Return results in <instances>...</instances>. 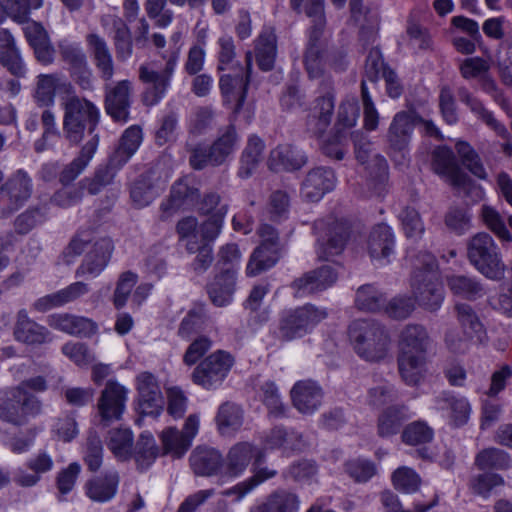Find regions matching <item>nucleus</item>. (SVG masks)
I'll return each instance as SVG.
<instances>
[{
	"label": "nucleus",
	"mask_w": 512,
	"mask_h": 512,
	"mask_svg": "<svg viewBox=\"0 0 512 512\" xmlns=\"http://www.w3.org/2000/svg\"><path fill=\"white\" fill-rule=\"evenodd\" d=\"M64 119L63 130L67 139L72 143H78L82 140L86 129L90 134L99 120V110L90 101L78 98L76 96L69 97L63 103Z\"/></svg>",
	"instance_id": "obj_6"
},
{
	"label": "nucleus",
	"mask_w": 512,
	"mask_h": 512,
	"mask_svg": "<svg viewBox=\"0 0 512 512\" xmlns=\"http://www.w3.org/2000/svg\"><path fill=\"white\" fill-rule=\"evenodd\" d=\"M138 410L144 415L159 416L164 408V398L156 377L142 372L136 378Z\"/></svg>",
	"instance_id": "obj_19"
},
{
	"label": "nucleus",
	"mask_w": 512,
	"mask_h": 512,
	"mask_svg": "<svg viewBox=\"0 0 512 512\" xmlns=\"http://www.w3.org/2000/svg\"><path fill=\"white\" fill-rule=\"evenodd\" d=\"M356 306L363 311H378L383 305V295L374 286L364 285L356 293Z\"/></svg>",
	"instance_id": "obj_62"
},
{
	"label": "nucleus",
	"mask_w": 512,
	"mask_h": 512,
	"mask_svg": "<svg viewBox=\"0 0 512 512\" xmlns=\"http://www.w3.org/2000/svg\"><path fill=\"white\" fill-rule=\"evenodd\" d=\"M119 475L115 471L107 472L86 484V495L95 502H108L117 493Z\"/></svg>",
	"instance_id": "obj_39"
},
{
	"label": "nucleus",
	"mask_w": 512,
	"mask_h": 512,
	"mask_svg": "<svg viewBox=\"0 0 512 512\" xmlns=\"http://www.w3.org/2000/svg\"><path fill=\"white\" fill-rule=\"evenodd\" d=\"M265 448H282L286 452L289 450H299L301 445L296 433H287L281 428H276L272 430L270 436L266 439Z\"/></svg>",
	"instance_id": "obj_61"
},
{
	"label": "nucleus",
	"mask_w": 512,
	"mask_h": 512,
	"mask_svg": "<svg viewBox=\"0 0 512 512\" xmlns=\"http://www.w3.org/2000/svg\"><path fill=\"white\" fill-rule=\"evenodd\" d=\"M348 335L355 352L367 361L381 360L388 352V335L372 320L353 321L349 326Z\"/></svg>",
	"instance_id": "obj_4"
},
{
	"label": "nucleus",
	"mask_w": 512,
	"mask_h": 512,
	"mask_svg": "<svg viewBox=\"0 0 512 512\" xmlns=\"http://www.w3.org/2000/svg\"><path fill=\"white\" fill-rule=\"evenodd\" d=\"M235 282V271L227 268L224 273L217 276L209 285V296L216 306L222 307L232 302Z\"/></svg>",
	"instance_id": "obj_46"
},
{
	"label": "nucleus",
	"mask_w": 512,
	"mask_h": 512,
	"mask_svg": "<svg viewBox=\"0 0 512 512\" xmlns=\"http://www.w3.org/2000/svg\"><path fill=\"white\" fill-rule=\"evenodd\" d=\"M432 167L446 182L462 188L473 201L484 197L483 189L474 185L466 176L460 173L453 152L448 147L439 146L433 151Z\"/></svg>",
	"instance_id": "obj_10"
},
{
	"label": "nucleus",
	"mask_w": 512,
	"mask_h": 512,
	"mask_svg": "<svg viewBox=\"0 0 512 512\" xmlns=\"http://www.w3.org/2000/svg\"><path fill=\"white\" fill-rule=\"evenodd\" d=\"M509 463V454L496 448L483 450L476 457V464L482 470L490 468H506L508 467Z\"/></svg>",
	"instance_id": "obj_64"
},
{
	"label": "nucleus",
	"mask_w": 512,
	"mask_h": 512,
	"mask_svg": "<svg viewBox=\"0 0 512 512\" xmlns=\"http://www.w3.org/2000/svg\"><path fill=\"white\" fill-rule=\"evenodd\" d=\"M167 178L168 175L165 176V179L158 181L154 185L150 184L147 179H142L135 183L131 189L133 203L140 208L149 205L159 195L160 191L164 189Z\"/></svg>",
	"instance_id": "obj_53"
},
{
	"label": "nucleus",
	"mask_w": 512,
	"mask_h": 512,
	"mask_svg": "<svg viewBox=\"0 0 512 512\" xmlns=\"http://www.w3.org/2000/svg\"><path fill=\"white\" fill-rule=\"evenodd\" d=\"M394 248V234L392 228L380 224L374 228L369 239V254L372 261L385 265L390 260Z\"/></svg>",
	"instance_id": "obj_31"
},
{
	"label": "nucleus",
	"mask_w": 512,
	"mask_h": 512,
	"mask_svg": "<svg viewBox=\"0 0 512 512\" xmlns=\"http://www.w3.org/2000/svg\"><path fill=\"white\" fill-rule=\"evenodd\" d=\"M263 148L264 143L259 137L252 136L249 138L247 147L241 158V164L239 168L240 177L246 178L251 175L252 171L259 163Z\"/></svg>",
	"instance_id": "obj_55"
},
{
	"label": "nucleus",
	"mask_w": 512,
	"mask_h": 512,
	"mask_svg": "<svg viewBox=\"0 0 512 512\" xmlns=\"http://www.w3.org/2000/svg\"><path fill=\"white\" fill-rule=\"evenodd\" d=\"M220 89L226 104L237 113L246 98L247 83L238 73L235 75L223 74L219 81Z\"/></svg>",
	"instance_id": "obj_43"
},
{
	"label": "nucleus",
	"mask_w": 512,
	"mask_h": 512,
	"mask_svg": "<svg viewBox=\"0 0 512 512\" xmlns=\"http://www.w3.org/2000/svg\"><path fill=\"white\" fill-rule=\"evenodd\" d=\"M216 423L222 435H230L236 432L243 423L241 408L229 402L222 404L216 416Z\"/></svg>",
	"instance_id": "obj_49"
},
{
	"label": "nucleus",
	"mask_w": 512,
	"mask_h": 512,
	"mask_svg": "<svg viewBox=\"0 0 512 512\" xmlns=\"http://www.w3.org/2000/svg\"><path fill=\"white\" fill-rule=\"evenodd\" d=\"M414 266L420 272L416 275L418 283H413L414 294L419 305L430 311L439 309L444 296L442 286L432 281L431 273L435 266L434 256L426 252L422 253L416 257Z\"/></svg>",
	"instance_id": "obj_9"
},
{
	"label": "nucleus",
	"mask_w": 512,
	"mask_h": 512,
	"mask_svg": "<svg viewBox=\"0 0 512 512\" xmlns=\"http://www.w3.org/2000/svg\"><path fill=\"white\" fill-rule=\"evenodd\" d=\"M23 28L27 41L33 48L37 60L43 64L53 61L54 49L43 26L35 21L26 20Z\"/></svg>",
	"instance_id": "obj_33"
},
{
	"label": "nucleus",
	"mask_w": 512,
	"mask_h": 512,
	"mask_svg": "<svg viewBox=\"0 0 512 512\" xmlns=\"http://www.w3.org/2000/svg\"><path fill=\"white\" fill-rule=\"evenodd\" d=\"M418 122H421L425 134L439 135L438 128L431 121H422L414 109L399 112L394 116L388 131V141L394 153H403L408 146L413 128Z\"/></svg>",
	"instance_id": "obj_12"
},
{
	"label": "nucleus",
	"mask_w": 512,
	"mask_h": 512,
	"mask_svg": "<svg viewBox=\"0 0 512 512\" xmlns=\"http://www.w3.org/2000/svg\"><path fill=\"white\" fill-rule=\"evenodd\" d=\"M88 253L77 269L78 277L95 278L106 268L112 251L113 243L110 238L103 237L92 241L87 233H81L69 244L67 252L73 255H80L84 251Z\"/></svg>",
	"instance_id": "obj_5"
},
{
	"label": "nucleus",
	"mask_w": 512,
	"mask_h": 512,
	"mask_svg": "<svg viewBox=\"0 0 512 512\" xmlns=\"http://www.w3.org/2000/svg\"><path fill=\"white\" fill-rule=\"evenodd\" d=\"M392 483L397 490L411 494L419 489L421 479L413 469L403 466L392 474Z\"/></svg>",
	"instance_id": "obj_58"
},
{
	"label": "nucleus",
	"mask_w": 512,
	"mask_h": 512,
	"mask_svg": "<svg viewBox=\"0 0 512 512\" xmlns=\"http://www.w3.org/2000/svg\"><path fill=\"white\" fill-rule=\"evenodd\" d=\"M305 10L313 22V27L308 33V44L304 55V64L309 78L323 77L327 66L335 71L343 70L344 57L340 56L338 59L335 55L327 54L320 40L325 25L324 0H307Z\"/></svg>",
	"instance_id": "obj_1"
},
{
	"label": "nucleus",
	"mask_w": 512,
	"mask_h": 512,
	"mask_svg": "<svg viewBox=\"0 0 512 512\" xmlns=\"http://www.w3.org/2000/svg\"><path fill=\"white\" fill-rule=\"evenodd\" d=\"M263 453L249 442H239L233 445L223 462V478H235L242 475L251 461L254 465L262 461Z\"/></svg>",
	"instance_id": "obj_20"
},
{
	"label": "nucleus",
	"mask_w": 512,
	"mask_h": 512,
	"mask_svg": "<svg viewBox=\"0 0 512 512\" xmlns=\"http://www.w3.org/2000/svg\"><path fill=\"white\" fill-rule=\"evenodd\" d=\"M130 82L121 81L106 94V111L115 120L126 122L129 109Z\"/></svg>",
	"instance_id": "obj_38"
},
{
	"label": "nucleus",
	"mask_w": 512,
	"mask_h": 512,
	"mask_svg": "<svg viewBox=\"0 0 512 512\" xmlns=\"http://www.w3.org/2000/svg\"><path fill=\"white\" fill-rule=\"evenodd\" d=\"M333 111L334 96L332 92L328 91L316 99L308 116V131L317 137H322L331 122Z\"/></svg>",
	"instance_id": "obj_30"
},
{
	"label": "nucleus",
	"mask_w": 512,
	"mask_h": 512,
	"mask_svg": "<svg viewBox=\"0 0 512 512\" xmlns=\"http://www.w3.org/2000/svg\"><path fill=\"white\" fill-rule=\"evenodd\" d=\"M260 462L254 465V475L250 479L243 481L237 484L235 487L228 489L224 492V495L230 496L232 494H237V500L243 499L248 493H250L255 487L264 481L274 477L276 475V471L269 468H261L259 467Z\"/></svg>",
	"instance_id": "obj_54"
},
{
	"label": "nucleus",
	"mask_w": 512,
	"mask_h": 512,
	"mask_svg": "<svg viewBox=\"0 0 512 512\" xmlns=\"http://www.w3.org/2000/svg\"><path fill=\"white\" fill-rule=\"evenodd\" d=\"M129 389L116 380H109L98 401V411L103 421L119 420L126 408Z\"/></svg>",
	"instance_id": "obj_21"
},
{
	"label": "nucleus",
	"mask_w": 512,
	"mask_h": 512,
	"mask_svg": "<svg viewBox=\"0 0 512 512\" xmlns=\"http://www.w3.org/2000/svg\"><path fill=\"white\" fill-rule=\"evenodd\" d=\"M234 363V357L229 352L217 350L194 369L192 380L206 390L217 389L227 378Z\"/></svg>",
	"instance_id": "obj_11"
},
{
	"label": "nucleus",
	"mask_w": 512,
	"mask_h": 512,
	"mask_svg": "<svg viewBox=\"0 0 512 512\" xmlns=\"http://www.w3.org/2000/svg\"><path fill=\"white\" fill-rule=\"evenodd\" d=\"M334 187V172L327 168H316L307 175L302 186V195L305 199L315 202L322 199Z\"/></svg>",
	"instance_id": "obj_27"
},
{
	"label": "nucleus",
	"mask_w": 512,
	"mask_h": 512,
	"mask_svg": "<svg viewBox=\"0 0 512 512\" xmlns=\"http://www.w3.org/2000/svg\"><path fill=\"white\" fill-rule=\"evenodd\" d=\"M52 457L47 452H41L31 458L28 467L35 473L32 475L23 474L18 477V482L23 486H33L39 479L40 474L46 473L53 468Z\"/></svg>",
	"instance_id": "obj_56"
},
{
	"label": "nucleus",
	"mask_w": 512,
	"mask_h": 512,
	"mask_svg": "<svg viewBox=\"0 0 512 512\" xmlns=\"http://www.w3.org/2000/svg\"><path fill=\"white\" fill-rule=\"evenodd\" d=\"M178 60V53H173L162 71H158L152 64L143 65L140 68V79L151 85L144 94L146 105L157 104L165 95L170 85V80Z\"/></svg>",
	"instance_id": "obj_17"
},
{
	"label": "nucleus",
	"mask_w": 512,
	"mask_h": 512,
	"mask_svg": "<svg viewBox=\"0 0 512 512\" xmlns=\"http://www.w3.org/2000/svg\"><path fill=\"white\" fill-rule=\"evenodd\" d=\"M300 503V498L296 493L280 489L253 506L250 512H299Z\"/></svg>",
	"instance_id": "obj_35"
},
{
	"label": "nucleus",
	"mask_w": 512,
	"mask_h": 512,
	"mask_svg": "<svg viewBox=\"0 0 512 512\" xmlns=\"http://www.w3.org/2000/svg\"><path fill=\"white\" fill-rule=\"evenodd\" d=\"M14 336L27 344H42L51 340L49 331L31 320L25 310L18 312Z\"/></svg>",
	"instance_id": "obj_37"
},
{
	"label": "nucleus",
	"mask_w": 512,
	"mask_h": 512,
	"mask_svg": "<svg viewBox=\"0 0 512 512\" xmlns=\"http://www.w3.org/2000/svg\"><path fill=\"white\" fill-rule=\"evenodd\" d=\"M143 140L142 130L138 126H130L123 133L119 146L110 156V166L119 169L136 153Z\"/></svg>",
	"instance_id": "obj_36"
},
{
	"label": "nucleus",
	"mask_w": 512,
	"mask_h": 512,
	"mask_svg": "<svg viewBox=\"0 0 512 512\" xmlns=\"http://www.w3.org/2000/svg\"><path fill=\"white\" fill-rule=\"evenodd\" d=\"M158 455V447L150 433H143L137 443L135 459L141 469L148 468Z\"/></svg>",
	"instance_id": "obj_57"
},
{
	"label": "nucleus",
	"mask_w": 512,
	"mask_h": 512,
	"mask_svg": "<svg viewBox=\"0 0 512 512\" xmlns=\"http://www.w3.org/2000/svg\"><path fill=\"white\" fill-rule=\"evenodd\" d=\"M87 42L102 76L105 79H110L113 76V63L105 41L99 36L91 34L87 37Z\"/></svg>",
	"instance_id": "obj_52"
},
{
	"label": "nucleus",
	"mask_w": 512,
	"mask_h": 512,
	"mask_svg": "<svg viewBox=\"0 0 512 512\" xmlns=\"http://www.w3.org/2000/svg\"><path fill=\"white\" fill-rule=\"evenodd\" d=\"M0 62L12 74L21 77L26 68L13 36L8 30L0 29Z\"/></svg>",
	"instance_id": "obj_42"
},
{
	"label": "nucleus",
	"mask_w": 512,
	"mask_h": 512,
	"mask_svg": "<svg viewBox=\"0 0 512 512\" xmlns=\"http://www.w3.org/2000/svg\"><path fill=\"white\" fill-rule=\"evenodd\" d=\"M468 258L485 277L500 280L505 273L499 248L487 233L476 234L468 244Z\"/></svg>",
	"instance_id": "obj_8"
},
{
	"label": "nucleus",
	"mask_w": 512,
	"mask_h": 512,
	"mask_svg": "<svg viewBox=\"0 0 512 512\" xmlns=\"http://www.w3.org/2000/svg\"><path fill=\"white\" fill-rule=\"evenodd\" d=\"M337 279V273L331 265H325L296 280L294 286L298 296L322 291L330 287Z\"/></svg>",
	"instance_id": "obj_34"
},
{
	"label": "nucleus",
	"mask_w": 512,
	"mask_h": 512,
	"mask_svg": "<svg viewBox=\"0 0 512 512\" xmlns=\"http://www.w3.org/2000/svg\"><path fill=\"white\" fill-rule=\"evenodd\" d=\"M458 319L463 328L466 338H459L455 331L447 332L445 342L447 347L453 352H463L467 349V341L473 343H482L486 339V331L483 324L479 321L477 315L469 305H457Z\"/></svg>",
	"instance_id": "obj_14"
},
{
	"label": "nucleus",
	"mask_w": 512,
	"mask_h": 512,
	"mask_svg": "<svg viewBox=\"0 0 512 512\" xmlns=\"http://www.w3.org/2000/svg\"><path fill=\"white\" fill-rule=\"evenodd\" d=\"M137 282V274L131 271H125L119 275L112 296V303L116 309L125 307L129 299H131V304L136 307L147 300L152 293L153 285L147 282L137 285Z\"/></svg>",
	"instance_id": "obj_16"
},
{
	"label": "nucleus",
	"mask_w": 512,
	"mask_h": 512,
	"mask_svg": "<svg viewBox=\"0 0 512 512\" xmlns=\"http://www.w3.org/2000/svg\"><path fill=\"white\" fill-rule=\"evenodd\" d=\"M291 398L293 405L299 412L311 414L320 406L322 392L313 381H299L291 390Z\"/></svg>",
	"instance_id": "obj_32"
},
{
	"label": "nucleus",
	"mask_w": 512,
	"mask_h": 512,
	"mask_svg": "<svg viewBox=\"0 0 512 512\" xmlns=\"http://www.w3.org/2000/svg\"><path fill=\"white\" fill-rule=\"evenodd\" d=\"M30 194L31 180L22 170H18L0 192L2 198H7L11 202V210L18 209L30 197Z\"/></svg>",
	"instance_id": "obj_45"
},
{
	"label": "nucleus",
	"mask_w": 512,
	"mask_h": 512,
	"mask_svg": "<svg viewBox=\"0 0 512 512\" xmlns=\"http://www.w3.org/2000/svg\"><path fill=\"white\" fill-rule=\"evenodd\" d=\"M177 231L180 241L184 243L190 253L199 251L195 269H205L212 261L211 249L207 247V243L214 239L202 237V232L198 229L197 219L194 217H187L179 221Z\"/></svg>",
	"instance_id": "obj_18"
},
{
	"label": "nucleus",
	"mask_w": 512,
	"mask_h": 512,
	"mask_svg": "<svg viewBox=\"0 0 512 512\" xmlns=\"http://www.w3.org/2000/svg\"><path fill=\"white\" fill-rule=\"evenodd\" d=\"M482 219L485 225L498 237L502 242H511L512 234L507 229L501 215L490 206H483Z\"/></svg>",
	"instance_id": "obj_60"
},
{
	"label": "nucleus",
	"mask_w": 512,
	"mask_h": 512,
	"mask_svg": "<svg viewBox=\"0 0 512 512\" xmlns=\"http://www.w3.org/2000/svg\"><path fill=\"white\" fill-rule=\"evenodd\" d=\"M428 344L429 337L422 326L409 325L401 334L399 371L409 385L418 384L424 375Z\"/></svg>",
	"instance_id": "obj_2"
},
{
	"label": "nucleus",
	"mask_w": 512,
	"mask_h": 512,
	"mask_svg": "<svg viewBox=\"0 0 512 512\" xmlns=\"http://www.w3.org/2000/svg\"><path fill=\"white\" fill-rule=\"evenodd\" d=\"M199 427V416L191 414L186 419L182 431L175 427L164 429L159 435L163 453L173 458H182L191 447L194 438L199 432Z\"/></svg>",
	"instance_id": "obj_13"
},
{
	"label": "nucleus",
	"mask_w": 512,
	"mask_h": 512,
	"mask_svg": "<svg viewBox=\"0 0 512 512\" xmlns=\"http://www.w3.org/2000/svg\"><path fill=\"white\" fill-rule=\"evenodd\" d=\"M403 231L408 239L417 240L424 233V224L419 213L412 208H405L399 213Z\"/></svg>",
	"instance_id": "obj_63"
},
{
	"label": "nucleus",
	"mask_w": 512,
	"mask_h": 512,
	"mask_svg": "<svg viewBox=\"0 0 512 512\" xmlns=\"http://www.w3.org/2000/svg\"><path fill=\"white\" fill-rule=\"evenodd\" d=\"M192 179L185 177L179 180L172 188L171 196L164 210H184L194 207L198 203V190L191 185Z\"/></svg>",
	"instance_id": "obj_44"
},
{
	"label": "nucleus",
	"mask_w": 512,
	"mask_h": 512,
	"mask_svg": "<svg viewBox=\"0 0 512 512\" xmlns=\"http://www.w3.org/2000/svg\"><path fill=\"white\" fill-rule=\"evenodd\" d=\"M88 291L89 287L86 283L74 282L57 292L39 298L34 302L33 306L39 312H46L71 303L87 294Z\"/></svg>",
	"instance_id": "obj_29"
},
{
	"label": "nucleus",
	"mask_w": 512,
	"mask_h": 512,
	"mask_svg": "<svg viewBox=\"0 0 512 512\" xmlns=\"http://www.w3.org/2000/svg\"><path fill=\"white\" fill-rule=\"evenodd\" d=\"M199 210L203 214L210 215V218L201 227H198L202 232V237L216 239L221 232L227 214V205H220L218 195L209 194L201 201Z\"/></svg>",
	"instance_id": "obj_24"
},
{
	"label": "nucleus",
	"mask_w": 512,
	"mask_h": 512,
	"mask_svg": "<svg viewBox=\"0 0 512 512\" xmlns=\"http://www.w3.org/2000/svg\"><path fill=\"white\" fill-rule=\"evenodd\" d=\"M103 25L110 31L111 25L114 30V39L118 56L122 59L128 58L132 53L130 32L125 23L117 16H107L103 19Z\"/></svg>",
	"instance_id": "obj_50"
},
{
	"label": "nucleus",
	"mask_w": 512,
	"mask_h": 512,
	"mask_svg": "<svg viewBox=\"0 0 512 512\" xmlns=\"http://www.w3.org/2000/svg\"><path fill=\"white\" fill-rule=\"evenodd\" d=\"M326 317L325 309L313 305L290 309L283 312L274 333L282 342L292 341L310 333Z\"/></svg>",
	"instance_id": "obj_7"
},
{
	"label": "nucleus",
	"mask_w": 512,
	"mask_h": 512,
	"mask_svg": "<svg viewBox=\"0 0 512 512\" xmlns=\"http://www.w3.org/2000/svg\"><path fill=\"white\" fill-rule=\"evenodd\" d=\"M58 78L53 75H39L35 90V100L39 106L50 107L54 104Z\"/></svg>",
	"instance_id": "obj_59"
},
{
	"label": "nucleus",
	"mask_w": 512,
	"mask_h": 512,
	"mask_svg": "<svg viewBox=\"0 0 512 512\" xmlns=\"http://www.w3.org/2000/svg\"><path fill=\"white\" fill-rule=\"evenodd\" d=\"M436 409L442 412V416L450 425L458 427L469 420L471 407L466 398L443 393L436 399Z\"/></svg>",
	"instance_id": "obj_25"
},
{
	"label": "nucleus",
	"mask_w": 512,
	"mask_h": 512,
	"mask_svg": "<svg viewBox=\"0 0 512 512\" xmlns=\"http://www.w3.org/2000/svg\"><path fill=\"white\" fill-rule=\"evenodd\" d=\"M260 246L255 250L247 265V274L256 276L273 267L279 259L278 236L269 225H262L258 231Z\"/></svg>",
	"instance_id": "obj_15"
},
{
	"label": "nucleus",
	"mask_w": 512,
	"mask_h": 512,
	"mask_svg": "<svg viewBox=\"0 0 512 512\" xmlns=\"http://www.w3.org/2000/svg\"><path fill=\"white\" fill-rule=\"evenodd\" d=\"M50 327L64 333L88 337L97 330V325L91 319L68 313H56L48 317Z\"/></svg>",
	"instance_id": "obj_28"
},
{
	"label": "nucleus",
	"mask_w": 512,
	"mask_h": 512,
	"mask_svg": "<svg viewBox=\"0 0 512 512\" xmlns=\"http://www.w3.org/2000/svg\"><path fill=\"white\" fill-rule=\"evenodd\" d=\"M255 55L262 70H270L276 57V36L272 29H265L259 36L255 46Z\"/></svg>",
	"instance_id": "obj_48"
},
{
	"label": "nucleus",
	"mask_w": 512,
	"mask_h": 512,
	"mask_svg": "<svg viewBox=\"0 0 512 512\" xmlns=\"http://www.w3.org/2000/svg\"><path fill=\"white\" fill-rule=\"evenodd\" d=\"M27 388L36 392L44 391L46 389L45 380L42 377H36L23 382L16 388L0 391V418L2 420L21 425L29 417L40 412L39 401L26 391Z\"/></svg>",
	"instance_id": "obj_3"
},
{
	"label": "nucleus",
	"mask_w": 512,
	"mask_h": 512,
	"mask_svg": "<svg viewBox=\"0 0 512 512\" xmlns=\"http://www.w3.org/2000/svg\"><path fill=\"white\" fill-rule=\"evenodd\" d=\"M238 143L234 128H228L211 147L209 154L205 155L200 150H196L190 159L191 165L195 169L203 168L207 163L213 165L221 164L236 148Z\"/></svg>",
	"instance_id": "obj_22"
},
{
	"label": "nucleus",
	"mask_w": 512,
	"mask_h": 512,
	"mask_svg": "<svg viewBox=\"0 0 512 512\" xmlns=\"http://www.w3.org/2000/svg\"><path fill=\"white\" fill-rule=\"evenodd\" d=\"M133 441V433L129 428H118L109 432L107 445L116 458L125 460L131 455Z\"/></svg>",
	"instance_id": "obj_51"
},
{
	"label": "nucleus",
	"mask_w": 512,
	"mask_h": 512,
	"mask_svg": "<svg viewBox=\"0 0 512 512\" xmlns=\"http://www.w3.org/2000/svg\"><path fill=\"white\" fill-rule=\"evenodd\" d=\"M489 71V61L480 57L466 58L460 64V72L463 78L467 80H477L485 93L491 95L495 100H498L501 96L500 89Z\"/></svg>",
	"instance_id": "obj_23"
},
{
	"label": "nucleus",
	"mask_w": 512,
	"mask_h": 512,
	"mask_svg": "<svg viewBox=\"0 0 512 512\" xmlns=\"http://www.w3.org/2000/svg\"><path fill=\"white\" fill-rule=\"evenodd\" d=\"M347 239L346 227L335 223L327 228L325 235L320 234L317 240V253L320 258L328 259L338 255L344 248Z\"/></svg>",
	"instance_id": "obj_41"
},
{
	"label": "nucleus",
	"mask_w": 512,
	"mask_h": 512,
	"mask_svg": "<svg viewBox=\"0 0 512 512\" xmlns=\"http://www.w3.org/2000/svg\"><path fill=\"white\" fill-rule=\"evenodd\" d=\"M190 465L196 475H218L224 480L222 455L214 448L197 447L190 456Z\"/></svg>",
	"instance_id": "obj_26"
},
{
	"label": "nucleus",
	"mask_w": 512,
	"mask_h": 512,
	"mask_svg": "<svg viewBox=\"0 0 512 512\" xmlns=\"http://www.w3.org/2000/svg\"><path fill=\"white\" fill-rule=\"evenodd\" d=\"M98 144L99 137L97 134H93L91 139L83 146L79 156L61 172L60 181L62 183L72 182L84 171L96 153Z\"/></svg>",
	"instance_id": "obj_47"
},
{
	"label": "nucleus",
	"mask_w": 512,
	"mask_h": 512,
	"mask_svg": "<svg viewBox=\"0 0 512 512\" xmlns=\"http://www.w3.org/2000/svg\"><path fill=\"white\" fill-rule=\"evenodd\" d=\"M306 157L291 145H279L270 153L268 165L273 171H292L301 168Z\"/></svg>",
	"instance_id": "obj_40"
}]
</instances>
